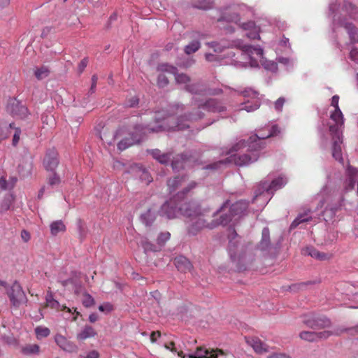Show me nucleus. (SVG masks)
<instances>
[{"instance_id":"f257e3e1","label":"nucleus","mask_w":358,"mask_h":358,"mask_svg":"<svg viewBox=\"0 0 358 358\" xmlns=\"http://www.w3.org/2000/svg\"><path fill=\"white\" fill-rule=\"evenodd\" d=\"M181 215L187 218V232L189 235L195 236L203 229H213L219 225H227L230 217L214 213L212 217L207 210L201 209V207L194 203H184L180 207Z\"/></svg>"},{"instance_id":"f03ea898","label":"nucleus","mask_w":358,"mask_h":358,"mask_svg":"<svg viewBox=\"0 0 358 358\" xmlns=\"http://www.w3.org/2000/svg\"><path fill=\"white\" fill-rule=\"evenodd\" d=\"M159 113L157 115L155 119H156V123L159 124L157 127L152 126L150 124L148 125L147 127H141V126H137L135 127V132L136 133H141L143 134H146L148 133L151 132H158L159 131L162 130H167V131H176V130H183L185 128L189 127V124L187 123H182L181 122L182 117L180 119L178 122L175 121V118L172 116H169L167 117H163L161 120V117L159 116ZM142 140V137L141 134H132L130 135L129 137H126L124 139L121 140L117 143V148L122 151L130 147L131 145H133L135 143H139Z\"/></svg>"},{"instance_id":"7ed1b4c3","label":"nucleus","mask_w":358,"mask_h":358,"mask_svg":"<svg viewBox=\"0 0 358 358\" xmlns=\"http://www.w3.org/2000/svg\"><path fill=\"white\" fill-rule=\"evenodd\" d=\"M280 130L277 125H273L271 127V131L266 135H257L252 136L249 138L248 152L243 155H232L230 157L229 162H234L236 165L241 166L248 165L251 163L256 162L259 158L257 150L261 149L262 146L260 144V141L277 136L280 134Z\"/></svg>"},{"instance_id":"20e7f679","label":"nucleus","mask_w":358,"mask_h":358,"mask_svg":"<svg viewBox=\"0 0 358 358\" xmlns=\"http://www.w3.org/2000/svg\"><path fill=\"white\" fill-rule=\"evenodd\" d=\"M184 203H189V202L182 201L176 196H174L161 206L159 214L161 216L166 217L168 219H174L179 214L181 215L180 207L182 206Z\"/></svg>"},{"instance_id":"39448f33","label":"nucleus","mask_w":358,"mask_h":358,"mask_svg":"<svg viewBox=\"0 0 358 358\" xmlns=\"http://www.w3.org/2000/svg\"><path fill=\"white\" fill-rule=\"evenodd\" d=\"M244 58L251 67H257L263 59L264 51L259 46L244 45L241 47Z\"/></svg>"},{"instance_id":"423d86ee","label":"nucleus","mask_w":358,"mask_h":358,"mask_svg":"<svg viewBox=\"0 0 358 358\" xmlns=\"http://www.w3.org/2000/svg\"><path fill=\"white\" fill-rule=\"evenodd\" d=\"M303 323L313 329H321L331 327V320L324 315L312 314L305 316Z\"/></svg>"},{"instance_id":"0eeeda50","label":"nucleus","mask_w":358,"mask_h":358,"mask_svg":"<svg viewBox=\"0 0 358 358\" xmlns=\"http://www.w3.org/2000/svg\"><path fill=\"white\" fill-rule=\"evenodd\" d=\"M7 294L12 305L18 308L27 301L26 295L20 285L15 282L7 290Z\"/></svg>"},{"instance_id":"6e6552de","label":"nucleus","mask_w":358,"mask_h":358,"mask_svg":"<svg viewBox=\"0 0 358 358\" xmlns=\"http://www.w3.org/2000/svg\"><path fill=\"white\" fill-rule=\"evenodd\" d=\"M175 79L177 83L178 84H185V89L193 93V94H207L208 92L204 87V86L201 84L197 83V84H188L190 81L189 77L185 74V73H180L177 74L176 73Z\"/></svg>"},{"instance_id":"1a4fd4ad","label":"nucleus","mask_w":358,"mask_h":358,"mask_svg":"<svg viewBox=\"0 0 358 358\" xmlns=\"http://www.w3.org/2000/svg\"><path fill=\"white\" fill-rule=\"evenodd\" d=\"M333 18L335 24L344 27L347 31L349 35L350 43H358V29L355 25L352 22H348L345 19H341L340 16L337 17L336 15H334Z\"/></svg>"},{"instance_id":"9d476101","label":"nucleus","mask_w":358,"mask_h":358,"mask_svg":"<svg viewBox=\"0 0 358 358\" xmlns=\"http://www.w3.org/2000/svg\"><path fill=\"white\" fill-rule=\"evenodd\" d=\"M7 108L10 114L17 118L24 119L29 115L28 108L16 99L9 101Z\"/></svg>"},{"instance_id":"9b49d317","label":"nucleus","mask_w":358,"mask_h":358,"mask_svg":"<svg viewBox=\"0 0 358 358\" xmlns=\"http://www.w3.org/2000/svg\"><path fill=\"white\" fill-rule=\"evenodd\" d=\"M246 9L245 5H234L225 9L222 20L238 23L240 21V16L243 14V11Z\"/></svg>"},{"instance_id":"f8f14e48","label":"nucleus","mask_w":358,"mask_h":358,"mask_svg":"<svg viewBox=\"0 0 358 358\" xmlns=\"http://www.w3.org/2000/svg\"><path fill=\"white\" fill-rule=\"evenodd\" d=\"M157 71L160 73L157 78V85L160 87H164L169 84V80L165 73L176 75L177 69L167 64H161L157 66Z\"/></svg>"},{"instance_id":"ddd939ff","label":"nucleus","mask_w":358,"mask_h":358,"mask_svg":"<svg viewBox=\"0 0 358 358\" xmlns=\"http://www.w3.org/2000/svg\"><path fill=\"white\" fill-rule=\"evenodd\" d=\"M236 232L234 230L230 235L229 238V255L230 257L233 262H234L236 265V267L238 270H244L245 268L240 264L241 261L243 259V256L239 255H237L236 252V243H238V241H234L233 240L235 239V238L237 236Z\"/></svg>"},{"instance_id":"4468645a","label":"nucleus","mask_w":358,"mask_h":358,"mask_svg":"<svg viewBox=\"0 0 358 358\" xmlns=\"http://www.w3.org/2000/svg\"><path fill=\"white\" fill-rule=\"evenodd\" d=\"M334 15L340 16L341 19L343 15H348L351 19L358 20V7L348 0H344L341 12L338 11Z\"/></svg>"},{"instance_id":"2eb2a0df","label":"nucleus","mask_w":358,"mask_h":358,"mask_svg":"<svg viewBox=\"0 0 358 358\" xmlns=\"http://www.w3.org/2000/svg\"><path fill=\"white\" fill-rule=\"evenodd\" d=\"M59 164L58 153L54 149L49 150L43 159V166L48 171H54Z\"/></svg>"},{"instance_id":"dca6fc26","label":"nucleus","mask_w":358,"mask_h":358,"mask_svg":"<svg viewBox=\"0 0 358 358\" xmlns=\"http://www.w3.org/2000/svg\"><path fill=\"white\" fill-rule=\"evenodd\" d=\"M248 203L245 201H238L236 202L235 203L232 204L230 208V213L229 215L227 214H220V213L218 214V216L223 215L224 217L226 216L230 217V221H231L232 217L235 216H241L243 213L248 208Z\"/></svg>"},{"instance_id":"f3484780","label":"nucleus","mask_w":358,"mask_h":358,"mask_svg":"<svg viewBox=\"0 0 358 358\" xmlns=\"http://www.w3.org/2000/svg\"><path fill=\"white\" fill-rule=\"evenodd\" d=\"M55 340L57 345L66 352H75L78 350V347L62 335H56Z\"/></svg>"},{"instance_id":"a211bd4d","label":"nucleus","mask_w":358,"mask_h":358,"mask_svg":"<svg viewBox=\"0 0 358 358\" xmlns=\"http://www.w3.org/2000/svg\"><path fill=\"white\" fill-rule=\"evenodd\" d=\"M45 300L46 307H49L56 310H66L67 312H71V309L69 308L64 305H60V303L57 300L53 299L52 293L51 292H48Z\"/></svg>"},{"instance_id":"6ab92c4d","label":"nucleus","mask_w":358,"mask_h":358,"mask_svg":"<svg viewBox=\"0 0 358 358\" xmlns=\"http://www.w3.org/2000/svg\"><path fill=\"white\" fill-rule=\"evenodd\" d=\"M347 174L348 182L347 184V189L351 190L354 189L355 183H357V194H358V170L349 166L347 169Z\"/></svg>"},{"instance_id":"aec40b11","label":"nucleus","mask_w":358,"mask_h":358,"mask_svg":"<svg viewBox=\"0 0 358 358\" xmlns=\"http://www.w3.org/2000/svg\"><path fill=\"white\" fill-rule=\"evenodd\" d=\"M199 107L212 112L220 113L225 110V107L215 99H209L203 104H199Z\"/></svg>"},{"instance_id":"412c9836","label":"nucleus","mask_w":358,"mask_h":358,"mask_svg":"<svg viewBox=\"0 0 358 358\" xmlns=\"http://www.w3.org/2000/svg\"><path fill=\"white\" fill-rule=\"evenodd\" d=\"M303 254L322 261L330 259L332 257L331 254L321 252L313 247H307L303 250Z\"/></svg>"},{"instance_id":"4be33fe9","label":"nucleus","mask_w":358,"mask_h":358,"mask_svg":"<svg viewBox=\"0 0 358 358\" xmlns=\"http://www.w3.org/2000/svg\"><path fill=\"white\" fill-rule=\"evenodd\" d=\"M96 331L95 329L90 326L85 325L76 335V339L78 341H84L87 338L95 337Z\"/></svg>"},{"instance_id":"5701e85b","label":"nucleus","mask_w":358,"mask_h":358,"mask_svg":"<svg viewBox=\"0 0 358 358\" xmlns=\"http://www.w3.org/2000/svg\"><path fill=\"white\" fill-rule=\"evenodd\" d=\"M174 264L177 269L183 273L189 271L192 268L191 262L186 257L182 256L175 258Z\"/></svg>"},{"instance_id":"b1692460","label":"nucleus","mask_w":358,"mask_h":358,"mask_svg":"<svg viewBox=\"0 0 358 358\" xmlns=\"http://www.w3.org/2000/svg\"><path fill=\"white\" fill-rule=\"evenodd\" d=\"M189 162V158L183 155H177L173 157L171 160V167L173 171H178L184 169L185 164Z\"/></svg>"},{"instance_id":"393cba45","label":"nucleus","mask_w":358,"mask_h":358,"mask_svg":"<svg viewBox=\"0 0 358 358\" xmlns=\"http://www.w3.org/2000/svg\"><path fill=\"white\" fill-rule=\"evenodd\" d=\"M342 143V139L333 140L332 156L336 160L338 161L341 164H343V158L342 156L341 149Z\"/></svg>"},{"instance_id":"a878e982","label":"nucleus","mask_w":358,"mask_h":358,"mask_svg":"<svg viewBox=\"0 0 358 358\" xmlns=\"http://www.w3.org/2000/svg\"><path fill=\"white\" fill-rule=\"evenodd\" d=\"M248 343L251 345V347L254 349V350L257 353H263L266 352L268 351V348L266 344L263 343L258 338H252L250 341H248Z\"/></svg>"},{"instance_id":"bb28decb","label":"nucleus","mask_w":358,"mask_h":358,"mask_svg":"<svg viewBox=\"0 0 358 358\" xmlns=\"http://www.w3.org/2000/svg\"><path fill=\"white\" fill-rule=\"evenodd\" d=\"M310 210H308L303 214H299L290 225V229L296 228L299 224L312 220V217L309 215Z\"/></svg>"},{"instance_id":"cd10ccee","label":"nucleus","mask_w":358,"mask_h":358,"mask_svg":"<svg viewBox=\"0 0 358 358\" xmlns=\"http://www.w3.org/2000/svg\"><path fill=\"white\" fill-rule=\"evenodd\" d=\"M287 183V180L283 177H278L270 183V185L266 187L267 192H273L278 189L282 188Z\"/></svg>"},{"instance_id":"c85d7f7f","label":"nucleus","mask_w":358,"mask_h":358,"mask_svg":"<svg viewBox=\"0 0 358 358\" xmlns=\"http://www.w3.org/2000/svg\"><path fill=\"white\" fill-rule=\"evenodd\" d=\"M151 155L157 159L159 163L163 164H167L170 161L171 153H162L158 149L152 150Z\"/></svg>"},{"instance_id":"c756f323","label":"nucleus","mask_w":358,"mask_h":358,"mask_svg":"<svg viewBox=\"0 0 358 358\" xmlns=\"http://www.w3.org/2000/svg\"><path fill=\"white\" fill-rule=\"evenodd\" d=\"M185 181V176H176L167 181V186L171 192H174L178 187L181 186Z\"/></svg>"},{"instance_id":"7c9ffc66","label":"nucleus","mask_w":358,"mask_h":358,"mask_svg":"<svg viewBox=\"0 0 358 358\" xmlns=\"http://www.w3.org/2000/svg\"><path fill=\"white\" fill-rule=\"evenodd\" d=\"M343 124H341V123L335 122L334 124L329 125V130L330 134L332 137V140H339L342 139V134L340 131V128Z\"/></svg>"},{"instance_id":"2f4dec72","label":"nucleus","mask_w":358,"mask_h":358,"mask_svg":"<svg viewBox=\"0 0 358 358\" xmlns=\"http://www.w3.org/2000/svg\"><path fill=\"white\" fill-rule=\"evenodd\" d=\"M13 128H14L13 123H10L9 125L0 124V143L10 136V129Z\"/></svg>"},{"instance_id":"473e14b6","label":"nucleus","mask_w":358,"mask_h":358,"mask_svg":"<svg viewBox=\"0 0 358 358\" xmlns=\"http://www.w3.org/2000/svg\"><path fill=\"white\" fill-rule=\"evenodd\" d=\"M50 231L53 236L57 235L59 232H64L66 231L65 224L61 220L55 221L51 223Z\"/></svg>"},{"instance_id":"72a5a7b5","label":"nucleus","mask_w":358,"mask_h":358,"mask_svg":"<svg viewBox=\"0 0 358 358\" xmlns=\"http://www.w3.org/2000/svg\"><path fill=\"white\" fill-rule=\"evenodd\" d=\"M156 218L155 211L149 208L145 213L141 215V219L146 225H151Z\"/></svg>"},{"instance_id":"f704fd0d","label":"nucleus","mask_w":358,"mask_h":358,"mask_svg":"<svg viewBox=\"0 0 358 358\" xmlns=\"http://www.w3.org/2000/svg\"><path fill=\"white\" fill-rule=\"evenodd\" d=\"M196 186V183L194 181L190 182L187 187H185L181 192H179L176 195L179 199L184 201L185 196Z\"/></svg>"},{"instance_id":"c9c22d12","label":"nucleus","mask_w":358,"mask_h":358,"mask_svg":"<svg viewBox=\"0 0 358 358\" xmlns=\"http://www.w3.org/2000/svg\"><path fill=\"white\" fill-rule=\"evenodd\" d=\"M299 337L302 340L308 341V342H317L316 338V332L315 331H303L299 334Z\"/></svg>"},{"instance_id":"e433bc0d","label":"nucleus","mask_w":358,"mask_h":358,"mask_svg":"<svg viewBox=\"0 0 358 358\" xmlns=\"http://www.w3.org/2000/svg\"><path fill=\"white\" fill-rule=\"evenodd\" d=\"M330 118L334 122L341 123V124H343L344 123L343 115L340 108L334 109L330 115Z\"/></svg>"},{"instance_id":"4c0bfd02","label":"nucleus","mask_w":358,"mask_h":358,"mask_svg":"<svg viewBox=\"0 0 358 358\" xmlns=\"http://www.w3.org/2000/svg\"><path fill=\"white\" fill-rule=\"evenodd\" d=\"M39 349L40 348L38 345L30 344L23 347L22 352L24 355L38 354L39 352Z\"/></svg>"},{"instance_id":"58836bf2","label":"nucleus","mask_w":358,"mask_h":358,"mask_svg":"<svg viewBox=\"0 0 358 358\" xmlns=\"http://www.w3.org/2000/svg\"><path fill=\"white\" fill-rule=\"evenodd\" d=\"M50 71L46 66L36 68L34 71V75L38 80H42L49 75Z\"/></svg>"},{"instance_id":"ea45409f","label":"nucleus","mask_w":358,"mask_h":358,"mask_svg":"<svg viewBox=\"0 0 358 358\" xmlns=\"http://www.w3.org/2000/svg\"><path fill=\"white\" fill-rule=\"evenodd\" d=\"M207 45L211 48H213L215 52H222L225 48L229 47V45L223 41H222L221 43H208Z\"/></svg>"},{"instance_id":"a19ab883","label":"nucleus","mask_w":358,"mask_h":358,"mask_svg":"<svg viewBox=\"0 0 358 358\" xmlns=\"http://www.w3.org/2000/svg\"><path fill=\"white\" fill-rule=\"evenodd\" d=\"M200 48V43L198 41H193L185 48V52L187 55L192 54L197 51Z\"/></svg>"},{"instance_id":"79ce46f5","label":"nucleus","mask_w":358,"mask_h":358,"mask_svg":"<svg viewBox=\"0 0 358 358\" xmlns=\"http://www.w3.org/2000/svg\"><path fill=\"white\" fill-rule=\"evenodd\" d=\"M341 333H343V330H341V331H336L334 333L331 331H323L320 332H316V338L317 341L321 339H327L331 336L335 334V335H340Z\"/></svg>"},{"instance_id":"37998d69","label":"nucleus","mask_w":358,"mask_h":358,"mask_svg":"<svg viewBox=\"0 0 358 358\" xmlns=\"http://www.w3.org/2000/svg\"><path fill=\"white\" fill-rule=\"evenodd\" d=\"M35 332L38 338L48 337L50 334V329L43 327H37Z\"/></svg>"},{"instance_id":"c03bdc74","label":"nucleus","mask_w":358,"mask_h":358,"mask_svg":"<svg viewBox=\"0 0 358 358\" xmlns=\"http://www.w3.org/2000/svg\"><path fill=\"white\" fill-rule=\"evenodd\" d=\"M60 182L61 179L55 172H53L50 176L48 177V183L50 186L58 185L60 184Z\"/></svg>"},{"instance_id":"a18cd8bd","label":"nucleus","mask_w":358,"mask_h":358,"mask_svg":"<svg viewBox=\"0 0 358 358\" xmlns=\"http://www.w3.org/2000/svg\"><path fill=\"white\" fill-rule=\"evenodd\" d=\"M197 7L200 9L207 10L213 7V0H199Z\"/></svg>"},{"instance_id":"49530a36","label":"nucleus","mask_w":358,"mask_h":358,"mask_svg":"<svg viewBox=\"0 0 358 358\" xmlns=\"http://www.w3.org/2000/svg\"><path fill=\"white\" fill-rule=\"evenodd\" d=\"M95 301L94 298L89 294L83 295V304L84 306L89 308L94 304Z\"/></svg>"},{"instance_id":"de8ad7c7","label":"nucleus","mask_w":358,"mask_h":358,"mask_svg":"<svg viewBox=\"0 0 358 358\" xmlns=\"http://www.w3.org/2000/svg\"><path fill=\"white\" fill-rule=\"evenodd\" d=\"M171 237L169 232H162L157 238V243L159 245H164Z\"/></svg>"},{"instance_id":"09e8293b","label":"nucleus","mask_w":358,"mask_h":358,"mask_svg":"<svg viewBox=\"0 0 358 358\" xmlns=\"http://www.w3.org/2000/svg\"><path fill=\"white\" fill-rule=\"evenodd\" d=\"M259 106V104L256 103L254 105L249 104V103H247L245 104V106L241 108V110H245L248 112H251L257 110Z\"/></svg>"},{"instance_id":"8fccbe9b","label":"nucleus","mask_w":358,"mask_h":358,"mask_svg":"<svg viewBox=\"0 0 358 358\" xmlns=\"http://www.w3.org/2000/svg\"><path fill=\"white\" fill-rule=\"evenodd\" d=\"M203 347H197L195 351V355L189 354L188 358H204L205 355L199 354V351H203Z\"/></svg>"},{"instance_id":"3c124183","label":"nucleus","mask_w":358,"mask_h":358,"mask_svg":"<svg viewBox=\"0 0 358 358\" xmlns=\"http://www.w3.org/2000/svg\"><path fill=\"white\" fill-rule=\"evenodd\" d=\"M13 129H15V134L13 138V145L15 146L19 142L21 131L19 128H16L15 127Z\"/></svg>"},{"instance_id":"603ef678","label":"nucleus","mask_w":358,"mask_h":358,"mask_svg":"<svg viewBox=\"0 0 358 358\" xmlns=\"http://www.w3.org/2000/svg\"><path fill=\"white\" fill-rule=\"evenodd\" d=\"M88 64V59L84 58L78 64V69L79 73H82Z\"/></svg>"},{"instance_id":"864d4df0","label":"nucleus","mask_w":358,"mask_h":358,"mask_svg":"<svg viewBox=\"0 0 358 358\" xmlns=\"http://www.w3.org/2000/svg\"><path fill=\"white\" fill-rule=\"evenodd\" d=\"M350 59L358 64V48H353L350 52Z\"/></svg>"},{"instance_id":"5fc2aeb1","label":"nucleus","mask_w":358,"mask_h":358,"mask_svg":"<svg viewBox=\"0 0 358 358\" xmlns=\"http://www.w3.org/2000/svg\"><path fill=\"white\" fill-rule=\"evenodd\" d=\"M113 306L110 303H106L103 305H100L99 306V310L101 312H104V311L110 312L111 310H113Z\"/></svg>"},{"instance_id":"6e6d98bb","label":"nucleus","mask_w":358,"mask_h":358,"mask_svg":"<svg viewBox=\"0 0 358 358\" xmlns=\"http://www.w3.org/2000/svg\"><path fill=\"white\" fill-rule=\"evenodd\" d=\"M21 238L22 239V241L24 242V243H27L30 238H31V235H30V233L25 230V229H23L22 231H21Z\"/></svg>"},{"instance_id":"4d7b16f0","label":"nucleus","mask_w":358,"mask_h":358,"mask_svg":"<svg viewBox=\"0 0 358 358\" xmlns=\"http://www.w3.org/2000/svg\"><path fill=\"white\" fill-rule=\"evenodd\" d=\"M285 102V100L284 98H282V97L279 98L275 103V108L277 110H281Z\"/></svg>"},{"instance_id":"13d9d810","label":"nucleus","mask_w":358,"mask_h":358,"mask_svg":"<svg viewBox=\"0 0 358 358\" xmlns=\"http://www.w3.org/2000/svg\"><path fill=\"white\" fill-rule=\"evenodd\" d=\"M339 101V96L334 95L331 98V106L334 108V109L340 108L338 106Z\"/></svg>"},{"instance_id":"bf43d9fd","label":"nucleus","mask_w":358,"mask_h":358,"mask_svg":"<svg viewBox=\"0 0 358 358\" xmlns=\"http://www.w3.org/2000/svg\"><path fill=\"white\" fill-rule=\"evenodd\" d=\"M97 80H98L97 76L93 75L92 76V85H91V87H90L91 93H94L95 92V89H96V84H97Z\"/></svg>"},{"instance_id":"052dcab7","label":"nucleus","mask_w":358,"mask_h":358,"mask_svg":"<svg viewBox=\"0 0 358 358\" xmlns=\"http://www.w3.org/2000/svg\"><path fill=\"white\" fill-rule=\"evenodd\" d=\"M267 358H292L289 355L285 353H273L267 357Z\"/></svg>"},{"instance_id":"680f3d73","label":"nucleus","mask_w":358,"mask_h":358,"mask_svg":"<svg viewBox=\"0 0 358 358\" xmlns=\"http://www.w3.org/2000/svg\"><path fill=\"white\" fill-rule=\"evenodd\" d=\"M347 331L350 335H357L358 334V324L354 327L345 329L343 330V332Z\"/></svg>"},{"instance_id":"e2e57ef3","label":"nucleus","mask_w":358,"mask_h":358,"mask_svg":"<svg viewBox=\"0 0 358 358\" xmlns=\"http://www.w3.org/2000/svg\"><path fill=\"white\" fill-rule=\"evenodd\" d=\"M161 336V332L159 331H152L150 334V338L152 343H155L157 338Z\"/></svg>"},{"instance_id":"0e129e2a","label":"nucleus","mask_w":358,"mask_h":358,"mask_svg":"<svg viewBox=\"0 0 358 358\" xmlns=\"http://www.w3.org/2000/svg\"><path fill=\"white\" fill-rule=\"evenodd\" d=\"M175 343L174 341H171L169 343H166L164 345V348L167 350H169L172 352H176L177 349L175 348Z\"/></svg>"},{"instance_id":"69168bd1","label":"nucleus","mask_w":358,"mask_h":358,"mask_svg":"<svg viewBox=\"0 0 358 358\" xmlns=\"http://www.w3.org/2000/svg\"><path fill=\"white\" fill-rule=\"evenodd\" d=\"M99 355L97 351L92 350L88 353L86 357L80 356V358H99Z\"/></svg>"},{"instance_id":"338daca9","label":"nucleus","mask_w":358,"mask_h":358,"mask_svg":"<svg viewBox=\"0 0 358 358\" xmlns=\"http://www.w3.org/2000/svg\"><path fill=\"white\" fill-rule=\"evenodd\" d=\"M204 358H217V354L213 352V350L210 352L208 350H204Z\"/></svg>"},{"instance_id":"774afa93","label":"nucleus","mask_w":358,"mask_h":358,"mask_svg":"<svg viewBox=\"0 0 358 358\" xmlns=\"http://www.w3.org/2000/svg\"><path fill=\"white\" fill-rule=\"evenodd\" d=\"M141 178L144 180L147 184H149L152 181V177L149 175L148 172L144 171L141 176Z\"/></svg>"}]
</instances>
